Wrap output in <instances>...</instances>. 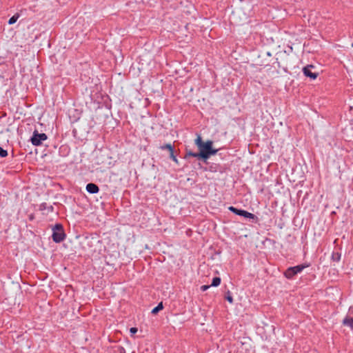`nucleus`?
Segmentation results:
<instances>
[{"label":"nucleus","mask_w":353,"mask_h":353,"mask_svg":"<svg viewBox=\"0 0 353 353\" xmlns=\"http://www.w3.org/2000/svg\"><path fill=\"white\" fill-rule=\"evenodd\" d=\"M47 139L48 136L45 133H39L35 130L30 138V141L33 145L39 146L41 145L43 141L47 140Z\"/></svg>","instance_id":"39448f33"},{"label":"nucleus","mask_w":353,"mask_h":353,"mask_svg":"<svg viewBox=\"0 0 353 353\" xmlns=\"http://www.w3.org/2000/svg\"><path fill=\"white\" fill-rule=\"evenodd\" d=\"M86 190L90 194H97L99 192V188L97 185L93 183H89L87 184Z\"/></svg>","instance_id":"0eeeda50"},{"label":"nucleus","mask_w":353,"mask_h":353,"mask_svg":"<svg viewBox=\"0 0 353 353\" xmlns=\"http://www.w3.org/2000/svg\"><path fill=\"white\" fill-rule=\"evenodd\" d=\"M32 219H33V216H32V215H31V216H30V220H32Z\"/></svg>","instance_id":"393cba45"},{"label":"nucleus","mask_w":353,"mask_h":353,"mask_svg":"<svg viewBox=\"0 0 353 353\" xmlns=\"http://www.w3.org/2000/svg\"><path fill=\"white\" fill-rule=\"evenodd\" d=\"M224 298L230 303H233V297L232 296V293L229 290H228V292H225Z\"/></svg>","instance_id":"dca6fc26"},{"label":"nucleus","mask_w":353,"mask_h":353,"mask_svg":"<svg viewBox=\"0 0 353 353\" xmlns=\"http://www.w3.org/2000/svg\"><path fill=\"white\" fill-rule=\"evenodd\" d=\"M228 210L236 215L242 216L244 213L245 210L238 209L234 206L228 207Z\"/></svg>","instance_id":"9d476101"},{"label":"nucleus","mask_w":353,"mask_h":353,"mask_svg":"<svg viewBox=\"0 0 353 353\" xmlns=\"http://www.w3.org/2000/svg\"><path fill=\"white\" fill-rule=\"evenodd\" d=\"M20 14L19 13L14 14L12 17L8 20V24L12 25L17 22L18 19L19 18Z\"/></svg>","instance_id":"4468645a"},{"label":"nucleus","mask_w":353,"mask_h":353,"mask_svg":"<svg viewBox=\"0 0 353 353\" xmlns=\"http://www.w3.org/2000/svg\"><path fill=\"white\" fill-rule=\"evenodd\" d=\"M151 313H152V314H154V313H155L154 308H153V309L151 310Z\"/></svg>","instance_id":"5701e85b"},{"label":"nucleus","mask_w":353,"mask_h":353,"mask_svg":"<svg viewBox=\"0 0 353 353\" xmlns=\"http://www.w3.org/2000/svg\"><path fill=\"white\" fill-rule=\"evenodd\" d=\"M221 279L219 276L214 277L212 281L211 287H217L221 284Z\"/></svg>","instance_id":"ddd939ff"},{"label":"nucleus","mask_w":353,"mask_h":353,"mask_svg":"<svg viewBox=\"0 0 353 353\" xmlns=\"http://www.w3.org/2000/svg\"><path fill=\"white\" fill-rule=\"evenodd\" d=\"M155 107H156V110H157V109H159V105H158V104H156V105H155Z\"/></svg>","instance_id":"b1692460"},{"label":"nucleus","mask_w":353,"mask_h":353,"mask_svg":"<svg viewBox=\"0 0 353 353\" xmlns=\"http://www.w3.org/2000/svg\"><path fill=\"white\" fill-rule=\"evenodd\" d=\"M341 254L337 252H333L332 254L331 259L333 261L339 262L341 260Z\"/></svg>","instance_id":"f8f14e48"},{"label":"nucleus","mask_w":353,"mask_h":353,"mask_svg":"<svg viewBox=\"0 0 353 353\" xmlns=\"http://www.w3.org/2000/svg\"><path fill=\"white\" fill-rule=\"evenodd\" d=\"M273 64L276 65H274V68H281V63L279 61L278 58L276 59V61L274 62Z\"/></svg>","instance_id":"412c9836"},{"label":"nucleus","mask_w":353,"mask_h":353,"mask_svg":"<svg viewBox=\"0 0 353 353\" xmlns=\"http://www.w3.org/2000/svg\"><path fill=\"white\" fill-rule=\"evenodd\" d=\"M195 145L199 148V156L200 157V160L206 162L207 160L213 155H215L218 149L213 148V141L211 140H208L205 142L203 141L202 137L201 135L198 134L196 139L194 140Z\"/></svg>","instance_id":"f257e3e1"},{"label":"nucleus","mask_w":353,"mask_h":353,"mask_svg":"<svg viewBox=\"0 0 353 353\" xmlns=\"http://www.w3.org/2000/svg\"><path fill=\"white\" fill-rule=\"evenodd\" d=\"M196 157L200 160V157L199 156V152H194L190 150L187 151L185 157Z\"/></svg>","instance_id":"f3484780"},{"label":"nucleus","mask_w":353,"mask_h":353,"mask_svg":"<svg viewBox=\"0 0 353 353\" xmlns=\"http://www.w3.org/2000/svg\"><path fill=\"white\" fill-rule=\"evenodd\" d=\"M245 219H249L252 221V223H257L259 221V218L254 214L250 213L246 210L244 211L243 214L241 216Z\"/></svg>","instance_id":"6e6552de"},{"label":"nucleus","mask_w":353,"mask_h":353,"mask_svg":"<svg viewBox=\"0 0 353 353\" xmlns=\"http://www.w3.org/2000/svg\"><path fill=\"white\" fill-rule=\"evenodd\" d=\"M8 154V151L0 147V157L3 158L7 157Z\"/></svg>","instance_id":"a211bd4d"},{"label":"nucleus","mask_w":353,"mask_h":353,"mask_svg":"<svg viewBox=\"0 0 353 353\" xmlns=\"http://www.w3.org/2000/svg\"><path fill=\"white\" fill-rule=\"evenodd\" d=\"M343 323L345 325L349 326L353 330V318L346 317L344 319Z\"/></svg>","instance_id":"9b49d317"},{"label":"nucleus","mask_w":353,"mask_h":353,"mask_svg":"<svg viewBox=\"0 0 353 353\" xmlns=\"http://www.w3.org/2000/svg\"><path fill=\"white\" fill-rule=\"evenodd\" d=\"M163 309V302H160L158 303V305L156 306V314L158 313L159 311Z\"/></svg>","instance_id":"6ab92c4d"},{"label":"nucleus","mask_w":353,"mask_h":353,"mask_svg":"<svg viewBox=\"0 0 353 353\" xmlns=\"http://www.w3.org/2000/svg\"><path fill=\"white\" fill-rule=\"evenodd\" d=\"M309 263H303L293 267H289L284 272V276L288 279H292L295 275L301 273L305 268L309 267Z\"/></svg>","instance_id":"20e7f679"},{"label":"nucleus","mask_w":353,"mask_h":353,"mask_svg":"<svg viewBox=\"0 0 353 353\" xmlns=\"http://www.w3.org/2000/svg\"><path fill=\"white\" fill-rule=\"evenodd\" d=\"M138 331V329L135 327H132L130 329V335L132 336L135 334Z\"/></svg>","instance_id":"aec40b11"},{"label":"nucleus","mask_w":353,"mask_h":353,"mask_svg":"<svg viewBox=\"0 0 353 353\" xmlns=\"http://www.w3.org/2000/svg\"><path fill=\"white\" fill-rule=\"evenodd\" d=\"M112 353H125V350L123 347L118 345L113 348Z\"/></svg>","instance_id":"2eb2a0df"},{"label":"nucleus","mask_w":353,"mask_h":353,"mask_svg":"<svg viewBox=\"0 0 353 353\" xmlns=\"http://www.w3.org/2000/svg\"><path fill=\"white\" fill-rule=\"evenodd\" d=\"M313 68H314V65H307L303 68V72L305 77H309L312 80H314L319 76V72H312V69Z\"/></svg>","instance_id":"423d86ee"},{"label":"nucleus","mask_w":353,"mask_h":353,"mask_svg":"<svg viewBox=\"0 0 353 353\" xmlns=\"http://www.w3.org/2000/svg\"><path fill=\"white\" fill-rule=\"evenodd\" d=\"M66 237L63 227L61 223H56L52 228V238L54 242L61 243Z\"/></svg>","instance_id":"7ed1b4c3"},{"label":"nucleus","mask_w":353,"mask_h":353,"mask_svg":"<svg viewBox=\"0 0 353 353\" xmlns=\"http://www.w3.org/2000/svg\"><path fill=\"white\" fill-rule=\"evenodd\" d=\"M159 150L161 152V155L172 159L177 165L179 164L176 151L173 145L171 143H165L160 145Z\"/></svg>","instance_id":"f03ea898"},{"label":"nucleus","mask_w":353,"mask_h":353,"mask_svg":"<svg viewBox=\"0 0 353 353\" xmlns=\"http://www.w3.org/2000/svg\"><path fill=\"white\" fill-rule=\"evenodd\" d=\"M211 287V285H203L202 286H201V290L204 292L205 290H207L208 288H210Z\"/></svg>","instance_id":"4be33fe9"},{"label":"nucleus","mask_w":353,"mask_h":353,"mask_svg":"<svg viewBox=\"0 0 353 353\" xmlns=\"http://www.w3.org/2000/svg\"><path fill=\"white\" fill-rule=\"evenodd\" d=\"M39 210L46 211L47 210L48 212H52L54 211V207L52 205H48L46 203H42L39 205Z\"/></svg>","instance_id":"1a4fd4ad"}]
</instances>
